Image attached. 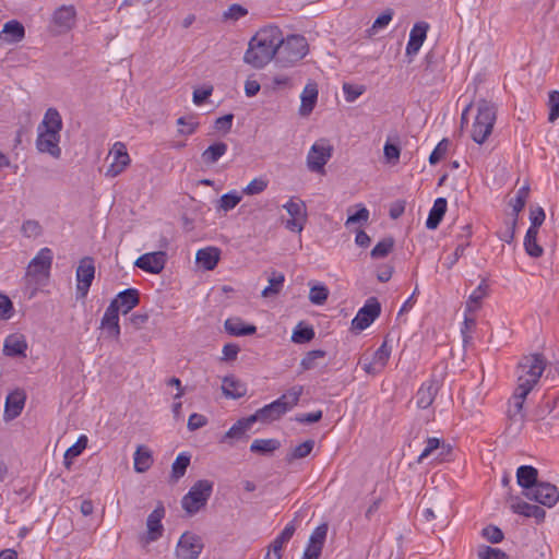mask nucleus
Listing matches in <instances>:
<instances>
[{"label":"nucleus","instance_id":"37998d69","mask_svg":"<svg viewBox=\"0 0 559 559\" xmlns=\"http://www.w3.org/2000/svg\"><path fill=\"white\" fill-rule=\"evenodd\" d=\"M537 234L538 230L528 228L524 239L525 251L533 258H538L543 254V248L537 243Z\"/></svg>","mask_w":559,"mask_h":559},{"label":"nucleus","instance_id":"cd10ccee","mask_svg":"<svg viewBox=\"0 0 559 559\" xmlns=\"http://www.w3.org/2000/svg\"><path fill=\"white\" fill-rule=\"evenodd\" d=\"M300 116H308L313 110L318 99V86L316 83H308L301 93Z\"/></svg>","mask_w":559,"mask_h":559},{"label":"nucleus","instance_id":"ddd939ff","mask_svg":"<svg viewBox=\"0 0 559 559\" xmlns=\"http://www.w3.org/2000/svg\"><path fill=\"white\" fill-rule=\"evenodd\" d=\"M95 277L94 260L90 257L83 258L76 269V290L81 297H85Z\"/></svg>","mask_w":559,"mask_h":559},{"label":"nucleus","instance_id":"864d4df0","mask_svg":"<svg viewBox=\"0 0 559 559\" xmlns=\"http://www.w3.org/2000/svg\"><path fill=\"white\" fill-rule=\"evenodd\" d=\"M478 559H509L508 555L499 548L481 546L478 549Z\"/></svg>","mask_w":559,"mask_h":559},{"label":"nucleus","instance_id":"c9c22d12","mask_svg":"<svg viewBox=\"0 0 559 559\" xmlns=\"http://www.w3.org/2000/svg\"><path fill=\"white\" fill-rule=\"evenodd\" d=\"M222 390L230 399H240L247 393L246 384L234 377H225L223 379Z\"/></svg>","mask_w":559,"mask_h":559},{"label":"nucleus","instance_id":"c85d7f7f","mask_svg":"<svg viewBox=\"0 0 559 559\" xmlns=\"http://www.w3.org/2000/svg\"><path fill=\"white\" fill-rule=\"evenodd\" d=\"M221 250L216 247H206L198 250L195 260L205 270H214L219 261Z\"/></svg>","mask_w":559,"mask_h":559},{"label":"nucleus","instance_id":"ea45409f","mask_svg":"<svg viewBox=\"0 0 559 559\" xmlns=\"http://www.w3.org/2000/svg\"><path fill=\"white\" fill-rule=\"evenodd\" d=\"M296 532L295 520L288 523L282 533L272 542L269 550L282 555V549L286 543L290 540L294 533Z\"/></svg>","mask_w":559,"mask_h":559},{"label":"nucleus","instance_id":"39448f33","mask_svg":"<svg viewBox=\"0 0 559 559\" xmlns=\"http://www.w3.org/2000/svg\"><path fill=\"white\" fill-rule=\"evenodd\" d=\"M213 491V483L207 479L198 480L182 498V508L194 514L205 507Z\"/></svg>","mask_w":559,"mask_h":559},{"label":"nucleus","instance_id":"4be33fe9","mask_svg":"<svg viewBox=\"0 0 559 559\" xmlns=\"http://www.w3.org/2000/svg\"><path fill=\"white\" fill-rule=\"evenodd\" d=\"M429 28L428 23L417 22L409 33V39L406 46V56L413 57L417 55L421 45L427 37V31Z\"/></svg>","mask_w":559,"mask_h":559},{"label":"nucleus","instance_id":"f3484780","mask_svg":"<svg viewBox=\"0 0 559 559\" xmlns=\"http://www.w3.org/2000/svg\"><path fill=\"white\" fill-rule=\"evenodd\" d=\"M110 154L114 155V160L110 166L107 168L105 176L109 178H115L120 175L127 166L130 164V156L127 152V147L121 142H116L110 151Z\"/></svg>","mask_w":559,"mask_h":559},{"label":"nucleus","instance_id":"09e8293b","mask_svg":"<svg viewBox=\"0 0 559 559\" xmlns=\"http://www.w3.org/2000/svg\"><path fill=\"white\" fill-rule=\"evenodd\" d=\"M314 330L312 326H302L301 323L297 325L292 335V341L296 344H305L313 340Z\"/></svg>","mask_w":559,"mask_h":559},{"label":"nucleus","instance_id":"603ef678","mask_svg":"<svg viewBox=\"0 0 559 559\" xmlns=\"http://www.w3.org/2000/svg\"><path fill=\"white\" fill-rule=\"evenodd\" d=\"M329 297V289L324 285H314L310 288L309 300L313 305H323Z\"/></svg>","mask_w":559,"mask_h":559},{"label":"nucleus","instance_id":"9d476101","mask_svg":"<svg viewBox=\"0 0 559 559\" xmlns=\"http://www.w3.org/2000/svg\"><path fill=\"white\" fill-rule=\"evenodd\" d=\"M52 264V252L49 248H43L31 260L27 266L26 275L33 278L49 277Z\"/></svg>","mask_w":559,"mask_h":559},{"label":"nucleus","instance_id":"338daca9","mask_svg":"<svg viewBox=\"0 0 559 559\" xmlns=\"http://www.w3.org/2000/svg\"><path fill=\"white\" fill-rule=\"evenodd\" d=\"M440 444H441L440 439L435 438V437L428 438L426 441V447L418 457V462L419 463L423 462L425 459H427L428 456L433 454L436 451H438L440 448Z\"/></svg>","mask_w":559,"mask_h":559},{"label":"nucleus","instance_id":"9b49d317","mask_svg":"<svg viewBox=\"0 0 559 559\" xmlns=\"http://www.w3.org/2000/svg\"><path fill=\"white\" fill-rule=\"evenodd\" d=\"M203 549V543L195 534L186 532L181 535L177 547V559H197Z\"/></svg>","mask_w":559,"mask_h":559},{"label":"nucleus","instance_id":"4468645a","mask_svg":"<svg viewBox=\"0 0 559 559\" xmlns=\"http://www.w3.org/2000/svg\"><path fill=\"white\" fill-rule=\"evenodd\" d=\"M75 16L73 5H61L52 14V32L58 35L69 32L75 23Z\"/></svg>","mask_w":559,"mask_h":559},{"label":"nucleus","instance_id":"6e6d98bb","mask_svg":"<svg viewBox=\"0 0 559 559\" xmlns=\"http://www.w3.org/2000/svg\"><path fill=\"white\" fill-rule=\"evenodd\" d=\"M449 146H450V142H449L448 139L441 140L437 144V146L435 147L432 153L430 154L429 163L431 165H436L437 163H439L444 157V155L447 154V152L449 150Z\"/></svg>","mask_w":559,"mask_h":559},{"label":"nucleus","instance_id":"3c124183","mask_svg":"<svg viewBox=\"0 0 559 559\" xmlns=\"http://www.w3.org/2000/svg\"><path fill=\"white\" fill-rule=\"evenodd\" d=\"M391 355V347L388 346L386 342H383L381 346L373 353L372 360L377 364V369L383 370L386 366Z\"/></svg>","mask_w":559,"mask_h":559},{"label":"nucleus","instance_id":"b1692460","mask_svg":"<svg viewBox=\"0 0 559 559\" xmlns=\"http://www.w3.org/2000/svg\"><path fill=\"white\" fill-rule=\"evenodd\" d=\"M510 508L514 513L524 515L526 518H534L538 523L543 522L546 516V512L543 508L530 504L519 498H510Z\"/></svg>","mask_w":559,"mask_h":559},{"label":"nucleus","instance_id":"6ab92c4d","mask_svg":"<svg viewBox=\"0 0 559 559\" xmlns=\"http://www.w3.org/2000/svg\"><path fill=\"white\" fill-rule=\"evenodd\" d=\"M60 133L53 131H38L36 139V148L40 153H48L53 158H60L61 148L59 146Z\"/></svg>","mask_w":559,"mask_h":559},{"label":"nucleus","instance_id":"20e7f679","mask_svg":"<svg viewBox=\"0 0 559 559\" xmlns=\"http://www.w3.org/2000/svg\"><path fill=\"white\" fill-rule=\"evenodd\" d=\"M308 51L309 45L302 35L283 37V43L278 46L277 62L284 67L292 66L304 59Z\"/></svg>","mask_w":559,"mask_h":559},{"label":"nucleus","instance_id":"c03bdc74","mask_svg":"<svg viewBox=\"0 0 559 559\" xmlns=\"http://www.w3.org/2000/svg\"><path fill=\"white\" fill-rule=\"evenodd\" d=\"M281 443L276 439H255L251 445L250 450L254 453L267 454L280 448Z\"/></svg>","mask_w":559,"mask_h":559},{"label":"nucleus","instance_id":"aec40b11","mask_svg":"<svg viewBox=\"0 0 559 559\" xmlns=\"http://www.w3.org/2000/svg\"><path fill=\"white\" fill-rule=\"evenodd\" d=\"M100 329L106 331L107 335L116 341L120 337L119 311L116 302H110L107 307L102 321Z\"/></svg>","mask_w":559,"mask_h":559},{"label":"nucleus","instance_id":"4d7b16f0","mask_svg":"<svg viewBox=\"0 0 559 559\" xmlns=\"http://www.w3.org/2000/svg\"><path fill=\"white\" fill-rule=\"evenodd\" d=\"M248 14V10L240 4H231L224 13V21H238L239 19L246 16Z\"/></svg>","mask_w":559,"mask_h":559},{"label":"nucleus","instance_id":"a211bd4d","mask_svg":"<svg viewBox=\"0 0 559 559\" xmlns=\"http://www.w3.org/2000/svg\"><path fill=\"white\" fill-rule=\"evenodd\" d=\"M328 534V525L321 524L312 532L301 559H319Z\"/></svg>","mask_w":559,"mask_h":559},{"label":"nucleus","instance_id":"412c9836","mask_svg":"<svg viewBox=\"0 0 559 559\" xmlns=\"http://www.w3.org/2000/svg\"><path fill=\"white\" fill-rule=\"evenodd\" d=\"M439 391L438 381L430 379L424 382L415 395L416 406L421 409L428 408L435 401Z\"/></svg>","mask_w":559,"mask_h":559},{"label":"nucleus","instance_id":"7ed1b4c3","mask_svg":"<svg viewBox=\"0 0 559 559\" xmlns=\"http://www.w3.org/2000/svg\"><path fill=\"white\" fill-rule=\"evenodd\" d=\"M545 368L546 361L542 355L533 354L523 357L519 362V377L516 386L523 390L527 389V391L531 392L542 377Z\"/></svg>","mask_w":559,"mask_h":559},{"label":"nucleus","instance_id":"bf43d9fd","mask_svg":"<svg viewBox=\"0 0 559 559\" xmlns=\"http://www.w3.org/2000/svg\"><path fill=\"white\" fill-rule=\"evenodd\" d=\"M516 224V217L506 221V229L498 234L499 238L507 243H511L514 239Z\"/></svg>","mask_w":559,"mask_h":559},{"label":"nucleus","instance_id":"69168bd1","mask_svg":"<svg viewBox=\"0 0 559 559\" xmlns=\"http://www.w3.org/2000/svg\"><path fill=\"white\" fill-rule=\"evenodd\" d=\"M86 445H87V438L85 436H81L78 439V441L66 451V453H64L66 459H73V457L79 456L83 452V450L86 448Z\"/></svg>","mask_w":559,"mask_h":559},{"label":"nucleus","instance_id":"58836bf2","mask_svg":"<svg viewBox=\"0 0 559 559\" xmlns=\"http://www.w3.org/2000/svg\"><path fill=\"white\" fill-rule=\"evenodd\" d=\"M227 148L226 143L216 142L202 152L201 158L205 165H213L225 155Z\"/></svg>","mask_w":559,"mask_h":559},{"label":"nucleus","instance_id":"680f3d73","mask_svg":"<svg viewBox=\"0 0 559 559\" xmlns=\"http://www.w3.org/2000/svg\"><path fill=\"white\" fill-rule=\"evenodd\" d=\"M241 201V197L236 193H225L219 199V209L225 212L233 210Z\"/></svg>","mask_w":559,"mask_h":559},{"label":"nucleus","instance_id":"13d9d810","mask_svg":"<svg viewBox=\"0 0 559 559\" xmlns=\"http://www.w3.org/2000/svg\"><path fill=\"white\" fill-rule=\"evenodd\" d=\"M365 90L366 88L364 85H354L350 83L343 84L345 99L349 103L356 100L360 95H362Z\"/></svg>","mask_w":559,"mask_h":559},{"label":"nucleus","instance_id":"052dcab7","mask_svg":"<svg viewBox=\"0 0 559 559\" xmlns=\"http://www.w3.org/2000/svg\"><path fill=\"white\" fill-rule=\"evenodd\" d=\"M548 105H549V109H550L548 120L550 122H554L555 120H557L559 118V92L558 91H551L549 93Z\"/></svg>","mask_w":559,"mask_h":559},{"label":"nucleus","instance_id":"e433bc0d","mask_svg":"<svg viewBox=\"0 0 559 559\" xmlns=\"http://www.w3.org/2000/svg\"><path fill=\"white\" fill-rule=\"evenodd\" d=\"M62 129V119L59 111L55 108H48L38 131H53L60 133Z\"/></svg>","mask_w":559,"mask_h":559},{"label":"nucleus","instance_id":"8fccbe9b","mask_svg":"<svg viewBox=\"0 0 559 559\" xmlns=\"http://www.w3.org/2000/svg\"><path fill=\"white\" fill-rule=\"evenodd\" d=\"M313 447H314V441L311 439L306 440L305 442L298 444L297 447H295L293 449L290 454L287 455V457H286L287 462H292L294 460L304 459V457L308 456L311 453V451L313 450Z\"/></svg>","mask_w":559,"mask_h":559},{"label":"nucleus","instance_id":"1a4fd4ad","mask_svg":"<svg viewBox=\"0 0 559 559\" xmlns=\"http://www.w3.org/2000/svg\"><path fill=\"white\" fill-rule=\"evenodd\" d=\"M523 495L547 508L554 507L559 500L558 488L546 481H540L532 491H523Z\"/></svg>","mask_w":559,"mask_h":559},{"label":"nucleus","instance_id":"2f4dec72","mask_svg":"<svg viewBox=\"0 0 559 559\" xmlns=\"http://www.w3.org/2000/svg\"><path fill=\"white\" fill-rule=\"evenodd\" d=\"M489 286L485 280L468 296L465 312H475L481 308L483 300L488 296Z\"/></svg>","mask_w":559,"mask_h":559},{"label":"nucleus","instance_id":"bb28decb","mask_svg":"<svg viewBox=\"0 0 559 559\" xmlns=\"http://www.w3.org/2000/svg\"><path fill=\"white\" fill-rule=\"evenodd\" d=\"M516 480L524 491H532L540 483L538 471L531 465H522L516 471Z\"/></svg>","mask_w":559,"mask_h":559},{"label":"nucleus","instance_id":"393cba45","mask_svg":"<svg viewBox=\"0 0 559 559\" xmlns=\"http://www.w3.org/2000/svg\"><path fill=\"white\" fill-rule=\"evenodd\" d=\"M111 302H116L118 311L121 310L122 314H127L139 305L140 294L135 288H127L120 292Z\"/></svg>","mask_w":559,"mask_h":559},{"label":"nucleus","instance_id":"f8f14e48","mask_svg":"<svg viewBox=\"0 0 559 559\" xmlns=\"http://www.w3.org/2000/svg\"><path fill=\"white\" fill-rule=\"evenodd\" d=\"M381 306L376 298H370L366 305L359 309L358 313L352 321L354 330L362 331L367 329L380 314Z\"/></svg>","mask_w":559,"mask_h":559},{"label":"nucleus","instance_id":"2eb2a0df","mask_svg":"<svg viewBox=\"0 0 559 559\" xmlns=\"http://www.w3.org/2000/svg\"><path fill=\"white\" fill-rule=\"evenodd\" d=\"M165 508L162 502H158L156 508L148 514L146 519V536L145 542L152 543L156 542L163 536L164 526L162 524V520L165 516Z\"/></svg>","mask_w":559,"mask_h":559},{"label":"nucleus","instance_id":"6e6552de","mask_svg":"<svg viewBox=\"0 0 559 559\" xmlns=\"http://www.w3.org/2000/svg\"><path fill=\"white\" fill-rule=\"evenodd\" d=\"M528 393L530 392L527 391V389L523 390L519 386L515 388V391L511 400L509 401V407L507 411V416L510 421V428L512 426L515 427V430H520L522 428L525 419L523 404Z\"/></svg>","mask_w":559,"mask_h":559},{"label":"nucleus","instance_id":"0eeeda50","mask_svg":"<svg viewBox=\"0 0 559 559\" xmlns=\"http://www.w3.org/2000/svg\"><path fill=\"white\" fill-rule=\"evenodd\" d=\"M332 152L333 147L325 140L316 142L307 155L309 170L324 174V166L331 158Z\"/></svg>","mask_w":559,"mask_h":559},{"label":"nucleus","instance_id":"a18cd8bd","mask_svg":"<svg viewBox=\"0 0 559 559\" xmlns=\"http://www.w3.org/2000/svg\"><path fill=\"white\" fill-rule=\"evenodd\" d=\"M326 353L322 349H314L308 352L300 361V373L307 370L314 369L318 366V359L324 358Z\"/></svg>","mask_w":559,"mask_h":559},{"label":"nucleus","instance_id":"a19ab883","mask_svg":"<svg viewBox=\"0 0 559 559\" xmlns=\"http://www.w3.org/2000/svg\"><path fill=\"white\" fill-rule=\"evenodd\" d=\"M284 283V274L273 271L272 276L269 278V285L261 293L262 297L271 298L277 296L282 292Z\"/></svg>","mask_w":559,"mask_h":559},{"label":"nucleus","instance_id":"f03ea898","mask_svg":"<svg viewBox=\"0 0 559 559\" xmlns=\"http://www.w3.org/2000/svg\"><path fill=\"white\" fill-rule=\"evenodd\" d=\"M496 119L497 106L487 99H480L477 103V114L471 130V136L477 144L487 141L492 132Z\"/></svg>","mask_w":559,"mask_h":559},{"label":"nucleus","instance_id":"dca6fc26","mask_svg":"<svg viewBox=\"0 0 559 559\" xmlns=\"http://www.w3.org/2000/svg\"><path fill=\"white\" fill-rule=\"evenodd\" d=\"M167 254L164 251H155L150 253H144L136 259L134 265L139 269L152 273L159 274L166 264Z\"/></svg>","mask_w":559,"mask_h":559},{"label":"nucleus","instance_id":"4c0bfd02","mask_svg":"<svg viewBox=\"0 0 559 559\" xmlns=\"http://www.w3.org/2000/svg\"><path fill=\"white\" fill-rule=\"evenodd\" d=\"M153 464V456L150 449L139 445L134 453V469L138 473L146 472Z\"/></svg>","mask_w":559,"mask_h":559},{"label":"nucleus","instance_id":"7c9ffc66","mask_svg":"<svg viewBox=\"0 0 559 559\" xmlns=\"http://www.w3.org/2000/svg\"><path fill=\"white\" fill-rule=\"evenodd\" d=\"M225 330L233 336L252 335L257 332L253 324H245L240 318H229L224 323Z\"/></svg>","mask_w":559,"mask_h":559},{"label":"nucleus","instance_id":"5fc2aeb1","mask_svg":"<svg viewBox=\"0 0 559 559\" xmlns=\"http://www.w3.org/2000/svg\"><path fill=\"white\" fill-rule=\"evenodd\" d=\"M177 124L180 127L178 132L182 135H190L195 132L199 123L194 120L193 117H180L177 120Z\"/></svg>","mask_w":559,"mask_h":559},{"label":"nucleus","instance_id":"f257e3e1","mask_svg":"<svg viewBox=\"0 0 559 559\" xmlns=\"http://www.w3.org/2000/svg\"><path fill=\"white\" fill-rule=\"evenodd\" d=\"M283 43L280 27L269 25L260 28L249 40L243 55V62L254 69H262L277 55L278 46Z\"/></svg>","mask_w":559,"mask_h":559},{"label":"nucleus","instance_id":"423d86ee","mask_svg":"<svg viewBox=\"0 0 559 559\" xmlns=\"http://www.w3.org/2000/svg\"><path fill=\"white\" fill-rule=\"evenodd\" d=\"M283 209H285L290 216L285 223L286 229L300 234L308 219L306 203L299 198L292 197L283 205Z\"/></svg>","mask_w":559,"mask_h":559},{"label":"nucleus","instance_id":"72a5a7b5","mask_svg":"<svg viewBox=\"0 0 559 559\" xmlns=\"http://www.w3.org/2000/svg\"><path fill=\"white\" fill-rule=\"evenodd\" d=\"M448 202L444 198H438L432 209L429 212L428 218L426 221V227L428 229H436L440 222L442 221L445 212H447Z\"/></svg>","mask_w":559,"mask_h":559},{"label":"nucleus","instance_id":"5701e85b","mask_svg":"<svg viewBox=\"0 0 559 559\" xmlns=\"http://www.w3.org/2000/svg\"><path fill=\"white\" fill-rule=\"evenodd\" d=\"M26 401V395L22 390L11 392L5 399L4 419L13 420L23 411Z\"/></svg>","mask_w":559,"mask_h":559},{"label":"nucleus","instance_id":"774afa93","mask_svg":"<svg viewBox=\"0 0 559 559\" xmlns=\"http://www.w3.org/2000/svg\"><path fill=\"white\" fill-rule=\"evenodd\" d=\"M383 153L386 162L395 165L400 159L401 148L395 144L386 142L383 148Z\"/></svg>","mask_w":559,"mask_h":559},{"label":"nucleus","instance_id":"a878e982","mask_svg":"<svg viewBox=\"0 0 559 559\" xmlns=\"http://www.w3.org/2000/svg\"><path fill=\"white\" fill-rule=\"evenodd\" d=\"M27 350V342L25 336L22 334H11L9 335L3 344V353L7 356L15 357L22 356L26 357Z\"/></svg>","mask_w":559,"mask_h":559},{"label":"nucleus","instance_id":"79ce46f5","mask_svg":"<svg viewBox=\"0 0 559 559\" xmlns=\"http://www.w3.org/2000/svg\"><path fill=\"white\" fill-rule=\"evenodd\" d=\"M190 465V455L180 453L171 465L170 478L173 481H178L185 474Z\"/></svg>","mask_w":559,"mask_h":559},{"label":"nucleus","instance_id":"c756f323","mask_svg":"<svg viewBox=\"0 0 559 559\" xmlns=\"http://www.w3.org/2000/svg\"><path fill=\"white\" fill-rule=\"evenodd\" d=\"M25 37V28L19 21L12 20L3 25L0 38L7 43H19Z\"/></svg>","mask_w":559,"mask_h":559},{"label":"nucleus","instance_id":"de8ad7c7","mask_svg":"<svg viewBox=\"0 0 559 559\" xmlns=\"http://www.w3.org/2000/svg\"><path fill=\"white\" fill-rule=\"evenodd\" d=\"M394 247V239L392 237L383 238L379 241L370 252L371 258L382 259L385 258Z\"/></svg>","mask_w":559,"mask_h":559},{"label":"nucleus","instance_id":"e2e57ef3","mask_svg":"<svg viewBox=\"0 0 559 559\" xmlns=\"http://www.w3.org/2000/svg\"><path fill=\"white\" fill-rule=\"evenodd\" d=\"M267 187V181L262 178H255L251 180L248 186L243 189V193L247 195H254L263 192Z\"/></svg>","mask_w":559,"mask_h":559},{"label":"nucleus","instance_id":"0e129e2a","mask_svg":"<svg viewBox=\"0 0 559 559\" xmlns=\"http://www.w3.org/2000/svg\"><path fill=\"white\" fill-rule=\"evenodd\" d=\"M483 536L492 544L500 543L503 539L502 531L495 525H488L483 528Z\"/></svg>","mask_w":559,"mask_h":559},{"label":"nucleus","instance_id":"473e14b6","mask_svg":"<svg viewBox=\"0 0 559 559\" xmlns=\"http://www.w3.org/2000/svg\"><path fill=\"white\" fill-rule=\"evenodd\" d=\"M280 405L281 404L278 403L272 402L258 409L253 415H250V417H254L255 421L261 423H271L277 420L285 414V412L280 408Z\"/></svg>","mask_w":559,"mask_h":559},{"label":"nucleus","instance_id":"f704fd0d","mask_svg":"<svg viewBox=\"0 0 559 559\" xmlns=\"http://www.w3.org/2000/svg\"><path fill=\"white\" fill-rule=\"evenodd\" d=\"M255 423L254 417L241 418L235 423L229 430L223 436L222 442H226L228 439H241L248 429Z\"/></svg>","mask_w":559,"mask_h":559},{"label":"nucleus","instance_id":"49530a36","mask_svg":"<svg viewBox=\"0 0 559 559\" xmlns=\"http://www.w3.org/2000/svg\"><path fill=\"white\" fill-rule=\"evenodd\" d=\"M530 188L524 186L516 191V195L510 200L509 204L513 211V217L518 218L519 213L524 209L528 198Z\"/></svg>","mask_w":559,"mask_h":559}]
</instances>
